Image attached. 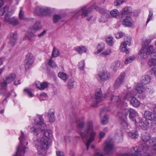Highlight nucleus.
Segmentation results:
<instances>
[{
	"label": "nucleus",
	"instance_id": "1a4fd4ad",
	"mask_svg": "<svg viewBox=\"0 0 156 156\" xmlns=\"http://www.w3.org/2000/svg\"><path fill=\"white\" fill-rule=\"evenodd\" d=\"M35 12L38 15L46 16L51 13L50 8L44 6H37Z\"/></svg>",
	"mask_w": 156,
	"mask_h": 156
},
{
	"label": "nucleus",
	"instance_id": "de8ad7c7",
	"mask_svg": "<svg viewBox=\"0 0 156 156\" xmlns=\"http://www.w3.org/2000/svg\"><path fill=\"white\" fill-rule=\"evenodd\" d=\"M126 76V74L124 72H122L121 73L117 79L121 81L123 83L124 81V79Z\"/></svg>",
	"mask_w": 156,
	"mask_h": 156
},
{
	"label": "nucleus",
	"instance_id": "bf43d9fd",
	"mask_svg": "<svg viewBox=\"0 0 156 156\" xmlns=\"http://www.w3.org/2000/svg\"><path fill=\"white\" fill-rule=\"evenodd\" d=\"M153 11H150L148 15V18L146 22V23L147 24L150 21L152 20L153 18Z\"/></svg>",
	"mask_w": 156,
	"mask_h": 156
},
{
	"label": "nucleus",
	"instance_id": "c9c22d12",
	"mask_svg": "<svg viewBox=\"0 0 156 156\" xmlns=\"http://www.w3.org/2000/svg\"><path fill=\"white\" fill-rule=\"evenodd\" d=\"M105 44L103 43H101L98 44L97 47L98 51L95 52L96 54H98L100 53L103 51L105 48Z\"/></svg>",
	"mask_w": 156,
	"mask_h": 156
},
{
	"label": "nucleus",
	"instance_id": "f8f14e48",
	"mask_svg": "<svg viewBox=\"0 0 156 156\" xmlns=\"http://www.w3.org/2000/svg\"><path fill=\"white\" fill-rule=\"evenodd\" d=\"M103 98L102 97L101 92V90H97L95 93L93 103L92 104V106L93 107H96L98 104L101 102Z\"/></svg>",
	"mask_w": 156,
	"mask_h": 156
},
{
	"label": "nucleus",
	"instance_id": "69168bd1",
	"mask_svg": "<svg viewBox=\"0 0 156 156\" xmlns=\"http://www.w3.org/2000/svg\"><path fill=\"white\" fill-rule=\"evenodd\" d=\"M145 90L147 93H152L153 92V88L151 87H147L146 88Z\"/></svg>",
	"mask_w": 156,
	"mask_h": 156
},
{
	"label": "nucleus",
	"instance_id": "680f3d73",
	"mask_svg": "<svg viewBox=\"0 0 156 156\" xmlns=\"http://www.w3.org/2000/svg\"><path fill=\"white\" fill-rule=\"evenodd\" d=\"M10 14L5 15L4 21L9 23L11 19V18H10Z\"/></svg>",
	"mask_w": 156,
	"mask_h": 156
},
{
	"label": "nucleus",
	"instance_id": "774afa93",
	"mask_svg": "<svg viewBox=\"0 0 156 156\" xmlns=\"http://www.w3.org/2000/svg\"><path fill=\"white\" fill-rule=\"evenodd\" d=\"M56 154L57 156H65L64 153L62 151H57Z\"/></svg>",
	"mask_w": 156,
	"mask_h": 156
},
{
	"label": "nucleus",
	"instance_id": "ddd939ff",
	"mask_svg": "<svg viewBox=\"0 0 156 156\" xmlns=\"http://www.w3.org/2000/svg\"><path fill=\"white\" fill-rule=\"evenodd\" d=\"M34 61V56L32 54L28 53L26 56L25 68L26 69L30 68L32 66Z\"/></svg>",
	"mask_w": 156,
	"mask_h": 156
},
{
	"label": "nucleus",
	"instance_id": "f257e3e1",
	"mask_svg": "<svg viewBox=\"0 0 156 156\" xmlns=\"http://www.w3.org/2000/svg\"><path fill=\"white\" fill-rule=\"evenodd\" d=\"M83 119L84 118H82L78 119L76 121V123L77 124V132L80 134L83 141H84V139L85 140L89 138L86 143L87 149L88 150L91 143L94 140L96 133L94 130L93 122L91 121L87 122V129L84 132L81 131V129L84 127L85 125Z\"/></svg>",
	"mask_w": 156,
	"mask_h": 156
},
{
	"label": "nucleus",
	"instance_id": "20e7f679",
	"mask_svg": "<svg viewBox=\"0 0 156 156\" xmlns=\"http://www.w3.org/2000/svg\"><path fill=\"white\" fill-rule=\"evenodd\" d=\"M44 136L41 139L40 141L36 144L37 146V149L39 152L41 154L43 151L45 149H47L50 144V138L52 136V131L49 129L46 130L44 131Z\"/></svg>",
	"mask_w": 156,
	"mask_h": 156
},
{
	"label": "nucleus",
	"instance_id": "37998d69",
	"mask_svg": "<svg viewBox=\"0 0 156 156\" xmlns=\"http://www.w3.org/2000/svg\"><path fill=\"white\" fill-rule=\"evenodd\" d=\"M62 16L56 14L53 17V22L54 23H56L60 21L62 19Z\"/></svg>",
	"mask_w": 156,
	"mask_h": 156
},
{
	"label": "nucleus",
	"instance_id": "c03bdc74",
	"mask_svg": "<svg viewBox=\"0 0 156 156\" xmlns=\"http://www.w3.org/2000/svg\"><path fill=\"white\" fill-rule=\"evenodd\" d=\"M127 0H116L114 2V5L115 6H120L126 2Z\"/></svg>",
	"mask_w": 156,
	"mask_h": 156
},
{
	"label": "nucleus",
	"instance_id": "3c124183",
	"mask_svg": "<svg viewBox=\"0 0 156 156\" xmlns=\"http://www.w3.org/2000/svg\"><path fill=\"white\" fill-rule=\"evenodd\" d=\"M85 61L84 60H82L79 62V68L80 70H82L84 67Z\"/></svg>",
	"mask_w": 156,
	"mask_h": 156
},
{
	"label": "nucleus",
	"instance_id": "603ef678",
	"mask_svg": "<svg viewBox=\"0 0 156 156\" xmlns=\"http://www.w3.org/2000/svg\"><path fill=\"white\" fill-rule=\"evenodd\" d=\"M135 87L136 90L138 91L139 93H142L144 92L143 89L141 87L140 84H136Z\"/></svg>",
	"mask_w": 156,
	"mask_h": 156
},
{
	"label": "nucleus",
	"instance_id": "c85d7f7f",
	"mask_svg": "<svg viewBox=\"0 0 156 156\" xmlns=\"http://www.w3.org/2000/svg\"><path fill=\"white\" fill-rule=\"evenodd\" d=\"M41 28V25L40 22H37L35 23L33 26L30 27V30L32 31L35 32L36 31Z\"/></svg>",
	"mask_w": 156,
	"mask_h": 156
},
{
	"label": "nucleus",
	"instance_id": "c756f323",
	"mask_svg": "<svg viewBox=\"0 0 156 156\" xmlns=\"http://www.w3.org/2000/svg\"><path fill=\"white\" fill-rule=\"evenodd\" d=\"M75 50L78 54L82 55V53L86 52L87 49L84 46H79L76 48Z\"/></svg>",
	"mask_w": 156,
	"mask_h": 156
},
{
	"label": "nucleus",
	"instance_id": "393cba45",
	"mask_svg": "<svg viewBox=\"0 0 156 156\" xmlns=\"http://www.w3.org/2000/svg\"><path fill=\"white\" fill-rule=\"evenodd\" d=\"M19 17L21 20H24L27 21H33L34 20L33 18H24V12L21 8L19 13Z\"/></svg>",
	"mask_w": 156,
	"mask_h": 156
},
{
	"label": "nucleus",
	"instance_id": "a18cd8bd",
	"mask_svg": "<svg viewBox=\"0 0 156 156\" xmlns=\"http://www.w3.org/2000/svg\"><path fill=\"white\" fill-rule=\"evenodd\" d=\"M103 14V15L101 16L99 19V22L101 23H104L106 22L108 20V18H107L104 14Z\"/></svg>",
	"mask_w": 156,
	"mask_h": 156
},
{
	"label": "nucleus",
	"instance_id": "9b49d317",
	"mask_svg": "<svg viewBox=\"0 0 156 156\" xmlns=\"http://www.w3.org/2000/svg\"><path fill=\"white\" fill-rule=\"evenodd\" d=\"M127 115L128 113L126 114V115H123V113L122 111L119 112L117 115L122 127L125 129H127L128 127V124L126 121Z\"/></svg>",
	"mask_w": 156,
	"mask_h": 156
},
{
	"label": "nucleus",
	"instance_id": "4d7b16f0",
	"mask_svg": "<svg viewBox=\"0 0 156 156\" xmlns=\"http://www.w3.org/2000/svg\"><path fill=\"white\" fill-rule=\"evenodd\" d=\"M94 156H105L104 153L100 151H96L94 152Z\"/></svg>",
	"mask_w": 156,
	"mask_h": 156
},
{
	"label": "nucleus",
	"instance_id": "6e6552de",
	"mask_svg": "<svg viewBox=\"0 0 156 156\" xmlns=\"http://www.w3.org/2000/svg\"><path fill=\"white\" fill-rule=\"evenodd\" d=\"M122 112H123L124 115H126V113L128 114V112H129V118L130 119L135 125H137L138 122L136 121L135 119V117L137 115V113L134 109L131 108L125 109Z\"/></svg>",
	"mask_w": 156,
	"mask_h": 156
},
{
	"label": "nucleus",
	"instance_id": "052dcab7",
	"mask_svg": "<svg viewBox=\"0 0 156 156\" xmlns=\"http://www.w3.org/2000/svg\"><path fill=\"white\" fill-rule=\"evenodd\" d=\"M49 65L52 68H55L56 66V65L55 62L52 59H50L49 61Z\"/></svg>",
	"mask_w": 156,
	"mask_h": 156
},
{
	"label": "nucleus",
	"instance_id": "a19ab883",
	"mask_svg": "<svg viewBox=\"0 0 156 156\" xmlns=\"http://www.w3.org/2000/svg\"><path fill=\"white\" fill-rule=\"evenodd\" d=\"M135 58V57L134 55L130 56L126 58L124 62V63L126 64L129 63L133 61Z\"/></svg>",
	"mask_w": 156,
	"mask_h": 156
},
{
	"label": "nucleus",
	"instance_id": "ea45409f",
	"mask_svg": "<svg viewBox=\"0 0 156 156\" xmlns=\"http://www.w3.org/2000/svg\"><path fill=\"white\" fill-rule=\"evenodd\" d=\"M150 136L148 133H145L143 134L142 135V139L143 141L144 142L149 141Z\"/></svg>",
	"mask_w": 156,
	"mask_h": 156
},
{
	"label": "nucleus",
	"instance_id": "f03ea898",
	"mask_svg": "<svg viewBox=\"0 0 156 156\" xmlns=\"http://www.w3.org/2000/svg\"><path fill=\"white\" fill-rule=\"evenodd\" d=\"M94 8L97 10L102 14H104L107 18H116L119 15V12L117 9H114L111 11L102 8H100L96 6V4H94L90 7L85 6L82 7L79 10L75 12L76 14L81 16L82 18H83L88 16V14L91 11V9Z\"/></svg>",
	"mask_w": 156,
	"mask_h": 156
},
{
	"label": "nucleus",
	"instance_id": "864d4df0",
	"mask_svg": "<svg viewBox=\"0 0 156 156\" xmlns=\"http://www.w3.org/2000/svg\"><path fill=\"white\" fill-rule=\"evenodd\" d=\"M40 99L41 100H44L47 98V94L44 92H42L40 94Z\"/></svg>",
	"mask_w": 156,
	"mask_h": 156
},
{
	"label": "nucleus",
	"instance_id": "2f4dec72",
	"mask_svg": "<svg viewBox=\"0 0 156 156\" xmlns=\"http://www.w3.org/2000/svg\"><path fill=\"white\" fill-rule=\"evenodd\" d=\"M128 136L131 138H136L139 136V134L137 130L134 131L128 132Z\"/></svg>",
	"mask_w": 156,
	"mask_h": 156
},
{
	"label": "nucleus",
	"instance_id": "f704fd0d",
	"mask_svg": "<svg viewBox=\"0 0 156 156\" xmlns=\"http://www.w3.org/2000/svg\"><path fill=\"white\" fill-rule=\"evenodd\" d=\"M156 52V51H155ZM148 64L150 67L154 66L156 65V57H151L148 60Z\"/></svg>",
	"mask_w": 156,
	"mask_h": 156
},
{
	"label": "nucleus",
	"instance_id": "473e14b6",
	"mask_svg": "<svg viewBox=\"0 0 156 156\" xmlns=\"http://www.w3.org/2000/svg\"><path fill=\"white\" fill-rule=\"evenodd\" d=\"M130 103L134 107H137L140 105V101L135 97H133L130 101Z\"/></svg>",
	"mask_w": 156,
	"mask_h": 156
},
{
	"label": "nucleus",
	"instance_id": "72a5a7b5",
	"mask_svg": "<svg viewBox=\"0 0 156 156\" xmlns=\"http://www.w3.org/2000/svg\"><path fill=\"white\" fill-rule=\"evenodd\" d=\"M8 11L9 7L8 6H5L3 8L1 9L0 10V16L10 14Z\"/></svg>",
	"mask_w": 156,
	"mask_h": 156
},
{
	"label": "nucleus",
	"instance_id": "4468645a",
	"mask_svg": "<svg viewBox=\"0 0 156 156\" xmlns=\"http://www.w3.org/2000/svg\"><path fill=\"white\" fill-rule=\"evenodd\" d=\"M134 21L130 16H127L123 20L122 24L126 27H132L133 25Z\"/></svg>",
	"mask_w": 156,
	"mask_h": 156
},
{
	"label": "nucleus",
	"instance_id": "0e129e2a",
	"mask_svg": "<svg viewBox=\"0 0 156 156\" xmlns=\"http://www.w3.org/2000/svg\"><path fill=\"white\" fill-rule=\"evenodd\" d=\"M123 35V33L121 32H119L115 34V37L117 39L121 38Z\"/></svg>",
	"mask_w": 156,
	"mask_h": 156
},
{
	"label": "nucleus",
	"instance_id": "cd10ccee",
	"mask_svg": "<svg viewBox=\"0 0 156 156\" xmlns=\"http://www.w3.org/2000/svg\"><path fill=\"white\" fill-rule=\"evenodd\" d=\"M17 34L14 33H11L10 34V42L11 44L13 46L16 41Z\"/></svg>",
	"mask_w": 156,
	"mask_h": 156
},
{
	"label": "nucleus",
	"instance_id": "7ed1b4c3",
	"mask_svg": "<svg viewBox=\"0 0 156 156\" xmlns=\"http://www.w3.org/2000/svg\"><path fill=\"white\" fill-rule=\"evenodd\" d=\"M149 40H146L143 43L142 48L138 52V57L141 59H146L149 55L151 57H156V49H154V46L152 45L148 46L150 43Z\"/></svg>",
	"mask_w": 156,
	"mask_h": 156
},
{
	"label": "nucleus",
	"instance_id": "bb28decb",
	"mask_svg": "<svg viewBox=\"0 0 156 156\" xmlns=\"http://www.w3.org/2000/svg\"><path fill=\"white\" fill-rule=\"evenodd\" d=\"M121 62L119 61L114 62L112 64L111 68L112 70L116 71L120 67Z\"/></svg>",
	"mask_w": 156,
	"mask_h": 156
},
{
	"label": "nucleus",
	"instance_id": "4be33fe9",
	"mask_svg": "<svg viewBox=\"0 0 156 156\" xmlns=\"http://www.w3.org/2000/svg\"><path fill=\"white\" fill-rule=\"evenodd\" d=\"M36 85L37 87L41 90L44 89L47 87L48 85V83L47 82H43L41 83L39 81L36 82Z\"/></svg>",
	"mask_w": 156,
	"mask_h": 156
},
{
	"label": "nucleus",
	"instance_id": "39448f33",
	"mask_svg": "<svg viewBox=\"0 0 156 156\" xmlns=\"http://www.w3.org/2000/svg\"><path fill=\"white\" fill-rule=\"evenodd\" d=\"M21 135L19 138V140L20 141V144L17 148V151L16 154V155H14L13 156H16L17 154L21 152H23V153L24 154L25 151L26 149L25 145H27L28 143V142L27 141H26L27 139L26 136L24 134L22 131H21ZM20 156H21L20 155Z\"/></svg>",
	"mask_w": 156,
	"mask_h": 156
},
{
	"label": "nucleus",
	"instance_id": "79ce46f5",
	"mask_svg": "<svg viewBox=\"0 0 156 156\" xmlns=\"http://www.w3.org/2000/svg\"><path fill=\"white\" fill-rule=\"evenodd\" d=\"M58 50L55 47H54L52 54V57H56L59 55Z\"/></svg>",
	"mask_w": 156,
	"mask_h": 156
},
{
	"label": "nucleus",
	"instance_id": "e433bc0d",
	"mask_svg": "<svg viewBox=\"0 0 156 156\" xmlns=\"http://www.w3.org/2000/svg\"><path fill=\"white\" fill-rule=\"evenodd\" d=\"M112 53V50L111 48L106 49L105 51L101 52L100 55L101 56L105 57L108 55H111Z\"/></svg>",
	"mask_w": 156,
	"mask_h": 156
},
{
	"label": "nucleus",
	"instance_id": "0eeeda50",
	"mask_svg": "<svg viewBox=\"0 0 156 156\" xmlns=\"http://www.w3.org/2000/svg\"><path fill=\"white\" fill-rule=\"evenodd\" d=\"M104 150L106 154H111L114 148V144L111 139L107 140L105 143Z\"/></svg>",
	"mask_w": 156,
	"mask_h": 156
},
{
	"label": "nucleus",
	"instance_id": "b1692460",
	"mask_svg": "<svg viewBox=\"0 0 156 156\" xmlns=\"http://www.w3.org/2000/svg\"><path fill=\"white\" fill-rule=\"evenodd\" d=\"M111 100L112 102H115L118 105H122V99L119 96H115L112 95L110 97Z\"/></svg>",
	"mask_w": 156,
	"mask_h": 156
},
{
	"label": "nucleus",
	"instance_id": "4c0bfd02",
	"mask_svg": "<svg viewBox=\"0 0 156 156\" xmlns=\"http://www.w3.org/2000/svg\"><path fill=\"white\" fill-rule=\"evenodd\" d=\"M9 23L12 26H15L19 24V22L16 18L13 17L11 18Z\"/></svg>",
	"mask_w": 156,
	"mask_h": 156
},
{
	"label": "nucleus",
	"instance_id": "338daca9",
	"mask_svg": "<svg viewBox=\"0 0 156 156\" xmlns=\"http://www.w3.org/2000/svg\"><path fill=\"white\" fill-rule=\"evenodd\" d=\"M151 75L156 76V67L152 68L151 70Z\"/></svg>",
	"mask_w": 156,
	"mask_h": 156
},
{
	"label": "nucleus",
	"instance_id": "58836bf2",
	"mask_svg": "<svg viewBox=\"0 0 156 156\" xmlns=\"http://www.w3.org/2000/svg\"><path fill=\"white\" fill-rule=\"evenodd\" d=\"M74 82V79L73 78H72L70 79L68 83V87L69 89H71L73 88Z\"/></svg>",
	"mask_w": 156,
	"mask_h": 156
},
{
	"label": "nucleus",
	"instance_id": "9d476101",
	"mask_svg": "<svg viewBox=\"0 0 156 156\" xmlns=\"http://www.w3.org/2000/svg\"><path fill=\"white\" fill-rule=\"evenodd\" d=\"M131 39L132 38L130 37H125L124 41L122 43L120 46V49L122 52L126 54L129 53V51L126 49V46L127 45L129 46L130 45Z\"/></svg>",
	"mask_w": 156,
	"mask_h": 156
},
{
	"label": "nucleus",
	"instance_id": "412c9836",
	"mask_svg": "<svg viewBox=\"0 0 156 156\" xmlns=\"http://www.w3.org/2000/svg\"><path fill=\"white\" fill-rule=\"evenodd\" d=\"M30 30V31H28L25 34L23 40H30L32 38L36 36L34 33L35 32L32 31L31 30Z\"/></svg>",
	"mask_w": 156,
	"mask_h": 156
},
{
	"label": "nucleus",
	"instance_id": "13d9d810",
	"mask_svg": "<svg viewBox=\"0 0 156 156\" xmlns=\"http://www.w3.org/2000/svg\"><path fill=\"white\" fill-rule=\"evenodd\" d=\"M7 84L8 83H7V82L3 80V82H1L0 83V85L2 89L3 90L6 89L7 87Z\"/></svg>",
	"mask_w": 156,
	"mask_h": 156
},
{
	"label": "nucleus",
	"instance_id": "f3484780",
	"mask_svg": "<svg viewBox=\"0 0 156 156\" xmlns=\"http://www.w3.org/2000/svg\"><path fill=\"white\" fill-rule=\"evenodd\" d=\"M136 94L133 90L129 91L124 96L122 100V105L127 106V103L125 102V101Z\"/></svg>",
	"mask_w": 156,
	"mask_h": 156
},
{
	"label": "nucleus",
	"instance_id": "6ab92c4d",
	"mask_svg": "<svg viewBox=\"0 0 156 156\" xmlns=\"http://www.w3.org/2000/svg\"><path fill=\"white\" fill-rule=\"evenodd\" d=\"M16 77L15 74L11 73L4 78L3 80L5 81L7 83H10L15 80Z\"/></svg>",
	"mask_w": 156,
	"mask_h": 156
},
{
	"label": "nucleus",
	"instance_id": "7c9ffc66",
	"mask_svg": "<svg viewBox=\"0 0 156 156\" xmlns=\"http://www.w3.org/2000/svg\"><path fill=\"white\" fill-rule=\"evenodd\" d=\"M58 76L64 81H66L69 78L68 75L62 72L59 73L58 74Z\"/></svg>",
	"mask_w": 156,
	"mask_h": 156
},
{
	"label": "nucleus",
	"instance_id": "49530a36",
	"mask_svg": "<svg viewBox=\"0 0 156 156\" xmlns=\"http://www.w3.org/2000/svg\"><path fill=\"white\" fill-rule=\"evenodd\" d=\"M113 37H108L106 38L107 43L110 46H112L113 44Z\"/></svg>",
	"mask_w": 156,
	"mask_h": 156
},
{
	"label": "nucleus",
	"instance_id": "5fc2aeb1",
	"mask_svg": "<svg viewBox=\"0 0 156 156\" xmlns=\"http://www.w3.org/2000/svg\"><path fill=\"white\" fill-rule=\"evenodd\" d=\"M149 143L151 145H156V137H153L150 139L149 141Z\"/></svg>",
	"mask_w": 156,
	"mask_h": 156
},
{
	"label": "nucleus",
	"instance_id": "aec40b11",
	"mask_svg": "<svg viewBox=\"0 0 156 156\" xmlns=\"http://www.w3.org/2000/svg\"><path fill=\"white\" fill-rule=\"evenodd\" d=\"M139 126L143 129L146 130L149 127V124L147 121L145 119H140L138 122Z\"/></svg>",
	"mask_w": 156,
	"mask_h": 156
},
{
	"label": "nucleus",
	"instance_id": "a878e982",
	"mask_svg": "<svg viewBox=\"0 0 156 156\" xmlns=\"http://www.w3.org/2000/svg\"><path fill=\"white\" fill-rule=\"evenodd\" d=\"M151 80V78L150 76L148 75H145L142 77L141 82L144 85L147 84L149 83Z\"/></svg>",
	"mask_w": 156,
	"mask_h": 156
},
{
	"label": "nucleus",
	"instance_id": "6e6d98bb",
	"mask_svg": "<svg viewBox=\"0 0 156 156\" xmlns=\"http://www.w3.org/2000/svg\"><path fill=\"white\" fill-rule=\"evenodd\" d=\"M31 133H33L34 135L37 136L38 135L37 129L34 127H33L30 129Z\"/></svg>",
	"mask_w": 156,
	"mask_h": 156
},
{
	"label": "nucleus",
	"instance_id": "2eb2a0df",
	"mask_svg": "<svg viewBox=\"0 0 156 156\" xmlns=\"http://www.w3.org/2000/svg\"><path fill=\"white\" fill-rule=\"evenodd\" d=\"M111 78L110 73L105 71L100 73L97 77L98 80H106L109 79Z\"/></svg>",
	"mask_w": 156,
	"mask_h": 156
},
{
	"label": "nucleus",
	"instance_id": "a211bd4d",
	"mask_svg": "<svg viewBox=\"0 0 156 156\" xmlns=\"http://www.w3.org/2000/svg\"><path fill=\"white\" fill-rule=\"evenodd\" d=\"M144 116L145 119L147 120H153L156 119L155 114L148 111H146L145 112Z\"/></svg>",
	"mask_w": 156,
	"mask_h": 156
},
{
	"label": "nucleus",
	"instance_id": "5701e85b",
	"mask_svg": "<svg viewBox=\"0 0 156 156\" xmlns=\"http://www.w3.org/2000/svg\"><path fill=\"white\" fill-rule=\"evenodd\" d=\"M48 117L50 122H53L55 121V111L53 109H50L48 113Z\"/></svg>",
	"mask_w": 156,
	"mask_h": 156
},
{
	"label": "nucleus",
	"instance_id": "09e8293b",
	"mask_svg": "<svg viewBox=\"0 0 156 156\" xmlns=\"http://www.w3.org/2000/svg\"><path fill=\"white\" fill-rule=\"evenodd\" d=\"M108 122V115H105L101 120V123L103 125H105Z\"/></svg>",
	"mask_w": 156,
	"mask_h": 156
},
{
	"label": "nucleus",
	"instance_id": "dca6fc26",
	"mask_svg": "<svg viewBox=\"0 0 156 156\" xmlns=\"http://www.w3.org/2000/svg\"><path fill=\"white\" fill-rule=\"evenodd\" d=\"M133 13L132 9L129 6H126L124 7L122 9L121 12V15L122 18L127 16H130L129 15L130 14H132Z\"/></svg>",
	"mask_w": 156,
	"mask_h": 156
},
{
	"label": "nucleus",
	"instance_id": "8fccbe9b",
	"mask_svg": "<svg viewBox=\"0 0 156 156\" xmlns=\"http://www.w3.org/2000/svg\"><path fill=\"white\" fill-rule=\"evenodd\" d=\"M122 82L118 80L117 79L115 80L114 84V87L115 88H119L122 83Z\"/></svg>",
	"mask_w": 156,
	"mask_h": 156
},
{
	"label": "nucleus",
	"instance_id": "e2e57ef3",
	"mask_svg": "<svg viewBox=\"0 0 156 156\" xmlns=\"http://www.w3.org/2000/svg\"><path fill=\"white\" fill-rule=\"evenodd\" d=\"M24 91L26 92L29 96L30 97H32L34 96L32 92L29 90L28 89H25L24 90Z\"/></svg>",
	"mask_w": 156,
	"mask_h": 156
},
{
	"label": "nucleus",
	"instance_id": "423d86ee",
	"mask_svg": "<svg viewBox=\"0 0 156 156\" xmlns=\"http://www.w3.org/2000/svg\"><path fill=\"white\" fill-rule=\"evenodd\" d=\"M35 124L37 125L39 131L42 132L46 129L47 125L44 122L43 119L41 116H38L35 119Z\"/></svg>",
	"mask_w": 156,
	"mask_h": 156
}]
</instances>
